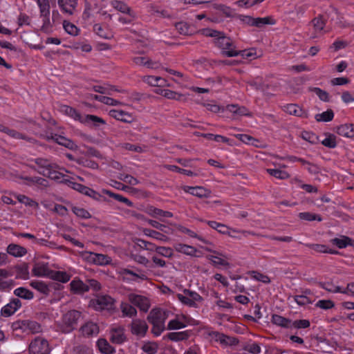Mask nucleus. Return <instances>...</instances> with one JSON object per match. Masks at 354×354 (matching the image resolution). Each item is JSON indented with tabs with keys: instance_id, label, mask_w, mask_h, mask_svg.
Instances as JSON below:
<instances>
[{
	"instance_id": "f257e3e1",
	"label": "nucleus",
	"mask_w": 354,
	"mask_h": 354,
	"mask_svg": "<svg viewBox=\"0 0 354 354\" xmlns=\"http://www.w3.org/2000/svg\"><path fill=\"white\" fill-rule=\"evenodd\" d=\"M201 33L207 37L215 38V45L221 49V54L227 57L225 54L230 50H236V46L230 37L225 36V33L210 28H204L201 30Z\"/></svg>"
},
{
	"instance_id": "b1692460",
	"label": "nucleus",
	"mask_w": 354,
	"mask_h": 354,
	"mask_svg": "<svg viewBox=\"0 0 354 354\" xmlns=\"http://www.w3.org/2000/svg\"><path fill=\"white\" fill-rule=\"evenodd\" d=\"M71 290L75 294H82L88 292V286L86 283L78 280H73L70 283Z\"/></svg>"
},
{
	"instance_id": "680f3d73",
	"label": "nucleus",
	"mask_w": 354,
	"mask_h": 354,
	"mask_svg": "<svg viewBox=\"0 0 354 354\" xmlns=\"http://www.w3.org/2000/svg\"><path fill=\"white\" fill-rule=\"evenodd\" d=\"M136 244L140 248H142L143 250H148V251H151V252L154 251L156 248V245L154 243L145 241L141 239H138Z\"/></svg>"
},
{
	"instance_id": "58836bf2",
	"label": "nucleus",
	"mask_w": 354,
	"mask_h": 354,
	"mask_svg": "<svg viewBox=\"0 0 354 354\" xmlns=\"http://www.w3.org/2000/svg\"><path fill=\"white\" fill-rule=\"evenodd\" d=\"M309 91L314 92L319 98L320 100L328 102L330 100V95L328 92H326L324 90H322L320 88L318 87H310Z\"/></svg>"
},
{
	"instance_id": "bb28decb",
	"label": "nucleus",
	"mask_w": 354,
	"mask_h": 354,
	"mask_svg": "<svg viewBox=\"0 0 354 354\" xmlns=\"http://www.w3.org/2000/svg\"><path fill=\"white\" fill-rule=\"evenodd\" d=\"M92 89L95 92L108 95H111L113 91H118L113 86L110 84L95 85L92 87Z\"/></svg>"
},
{
	"instance_id": "c85d7f7f",
	"label": "nucleus",
	"mask_w": 354,
	"mask_h": 354,
	"mask_svg": "<svg viewBox=\"0 0 354 354\" xmlns=\"http://www.w3.org/2000/svg\"><path fill=\"white\" fill-rule=\"evenodd\" d=\"M283 109L290 115H293L299 117H303L305 113L301 108L295 104H289L283 107Z\"/></svg>"
},
{
	"instance_id": "a878e982",
	"label": "nucleus",
	"mask_w": 354,
	"mask_h": 354,
	"mask_svg": "<svg viewBox=\"0 0 354 354\" xmlns=\"http://www.w3.org/2000/svg\"><path fill=\"white\" fill-rule=\"evenodd\" d=\"M58 4L64 12L72 15L76 1L75 0H58Z\"/></svg>"
},
{
	"instance_id": "6e6d98bb",
	"label": "nucleus",
	"mask_w": 354,
	"mask_h": 354,
	"mask_svg": "<svg viewBox=\"0 0 354 354\" xmlns=\"http://www.w3.org/2000/svg\"><path fill=\"white\" fill-rule=\"evenodd\" d=\"M227 57H236L241 55L243 58H250L254 55V53L252 52L244 50H230L225 53Z\"/></svg>"
},
{
	"instance_id": "a18cd8bd",
	"label": "nucleus",
	"mask_w": 354,
	"mask_h": 354,
	"mask_svg": "<svg viewBox=\"0 0 354 354\" xmlns=\"http://www.w3.org/2000/svg\"><path fill=\"white\" fill-rule=\"evenodd\" d=\"M17 278L27 279L29 277L28 266L27 263H23L16 266Z\"/></svg>"
},
{
	"instance_id": "ea45409f",
	"label": "nucleus",
	"mask_w": 354,
	"mask_h": 354,
	"mask_svg": "<svg viewBox=\"0 0 354 354\" xmlns=\"http://www.w3.org/2000/svg\"><path fill=\"white\" fill-rule=\"evenodd\" d=\"M328 17H331V20L335 21V24L339 27H345L344 22L342 20V17L339 16L337 10L335 8H331L328 13Z\"/></svg>"
},
{
	"instance_id": "e433bc0d",
	"label": "nucleus",
	"mask_w": 354,
	"mask_h": 354,
	"mask_svg": "<svg viewBox=\"0 0 354 354\" xmlns=\"http://www.w3.org/2000/svg\"><path fill=\"white\" fill-rule=\"evenodd\" d=\"M143 233L147 236L153 238L156 240L161 241H167L169 239L168 237L166 236L165 235L149 228H144Z\"/></svg>"
},
{
	"instance_id": "2f4dec72",
	"label": "nucleus",
	"mask_w": 354,
	"mask_h": 354,
	"mask_svg": "<svg viewBox=\"0 0 354 354\" xmlns=\"http://www.w3.org/2000/svg\"><path fill=\"white\" fill-rule=\"evenodd\" d=\"M120 308L123 316L132 317L137 315V310L135 307L128 303L122 302L120 304Z\"/></svg>"
},
{
	"instance_id": "49530a36",
	"label": "nucleus",
	"mask_w": 354,
	"mask_h": 354,
	"mask_svg": "<svg viewBox=\"0 0 354 354\" xmlns=\"http://www.w3.org/2000/svg\"><path fill=\"white\" fill-rule=\"evenodd\" d=\"M39 7L41 17H46L50 15V6L48 0H37Z\"/></svg>"
},
{
	"instance_id": "c756f323",
	"label": "nucleus",
	"mask_w": 354,
	"mask_h": 354,
	"mask_svg": "<svg viewBox=\"0 0 354 354\" xmlns=\"http://www.w3.org/2000/svg\"><path fill=\"white\" fill-rule=\"evenodd\" d=\"M91 99L99 101L104 104L107 105H111V106H115L118 104H120V102L118 100H115L111 97H107V96H102L95 94H91L90 95Z\"/></svg>"
},
{
	"instance_id": "f8f14e48",
	"label": "nucleus",
	"mask_w": 354,
	"mask_h": 354,
	"mask_svg": "<svg viewBox=\"0 0 354 354\" xmlns=\"http://www.w3.org/2000/svg\"><path fill=\"white\" fill-rule=\"evenodd\" d=\"M10 276L9 272L5 269H0V291H6L15 285L13 280H6Z\"/></svg>"
},
{
	"instance_id": "4c0bfd02",
	"label": "nucleus",
	"mask_w": 354,
	"mask_h": 354,
	"mask_svg": "<svg viewBox=\"0 0 354 354\" xmlns=\"http://www.w3.org/2000/svg\"><path fill=\"white\" fill-rule=\"evenodd\" d=\"M189 335L187 332H171L169 333L164 338L167 337L171 341L178 342L187 339Z\"/></svg>"
},
{
	"instance_id": "5fc2aeb1",
	"label": "nucleus",
	"mask_w": 354,
	"mask_h": 354,
	"mask_svg": "<svg viewBox=\"0 0 354 354\" xmlns=\"http://www.w3.org/2000/svg\"><path fill=\"white\" fill-rule=\"evenodd\" d=\"M299 218L302 220H306L308 221H322V218L320 215L313 214L310 212H301L299 214Z\"/></svg>"
},
{
	"instance_id": "9d476101",
	"label": "nucleus",
	"mask_w": 354,
	"mask_h": 354,
	"mask_svg": "<svg viewBox=\"0 0 354 354\" xmlns=\"http://www.w3.org/2000/svg\"><path fill=\"white\" fill-rule=\"evenodd\" d=\"M129 327L131 333L139 337L145 336L149 328L147 322L140 319H133Z\"/></svg>"
},
{
	"instance_id": "bf43d9fd",
	"label": "nucleus",
	"mask_w": 354,
	"mask_h": 354,
	"mask_svg": "<svg viewBox=\"0 0 354 354\" xmlns=\"http://www.w3.org/2000/svg\"><path fill=\"white\" fill-rule=\"evenodd\" d=\"M17 198L19 201V202L24 204L26 206H29V207H37L38 206V203L36 201H35L34 200L30 198L29 197H28L25 195L19 194L17 196Z\"/></svg>"
},
{
	"instance_id": "412c9836",
	"label": "nucleus",
	"mask_w": 354,
	"mask_h": 354,
	"mask_svg": "<svg viewBox=\"0 0 354 354\" xmlns=\"http://www.w3.org/2000/svg\"><path fill=\"white\" fill-rule=\"evenodd\" d=\"M25 180L27 181L26 184L28 185H35L41 188H44L48 186V181L43 178L38 177V176H33V177H24L22 178Z\"/></svg>"
},
{
	"instance_id": "7ed1b4c3",
	"label": "nucleus",
	"mask_w": 354,
	"mask_h": 354,
	"mask_svg": "<svg viewBox=\"0 0 354 354\" xmlns=\"http://www.w3.org/2000/svg\"><path fill=\"white\" fill-rule=\"evenodd\" d=\"M62 111L64 112L66 114L68 115L71 118L75 120H79L82 122L90 123L92 122L96 125H98V123L105 124V121L96 115H86L84 117H82L80 113H78L75 109L69 106H63L62 108Z\"/></svg>"
},
{
	"instance_id": "39448f33",
	"label": "nucleus",
	"mask_w": 354,
	"mask_h": 354,
	"mask_svg": "<svg viewBox=\"0 0 354 354\" xmlns=\"http://www.w3.org/2000/svg\"><path fill=\"white\" fill-rule=\"evenodd\" d=\"M69 185L74 189L78 191L79 192L88 196L95 201H107L106 198L103 197L100 193L95 192L93 189H91L88 187H86L82 184L74 183L69 181Z\"/></svg>"
},
{
	"instance_id": "9b49d317",
	"label": "nucleus",
	"mask_w": 354,
	"mask_h": 354,
	"mask_svg": "<svg viewBox=\"0 0 354 354\" xmlns=\"http://www.w3.org/2000/svg\"><path fill=\"white\" fill-rule=\"evenodd\" d=\"M183 189L185 192L198 198H208L211 194V191L206 189L203 187L185 186Z\"/></svg>"
},
{
	"instance_id": "6ab92c4d",
	"label": "nucleus",
	"mask_w": 354,
	"mask_h": 354,
	"mask_svg": "<svg viewBox=\"0 0 354 354\" xmlns=\"http://www.w3.org/2000/svg\"><path fill=\"white\" fill-rule=\"evenodd\" d=\"M0 130L3 132L7 133L10 137L16 138V139L26 140L27 141H28L30 142H33L35 141V139L32 138H28L26 136L14 130V129H11L8 127H3L2 125H0Z\"/></svg>"
},
{
	"instance_id": "052dcab7",
	"label": "nucleus",
	"mask_w": 354,
	"mask_h": 354,
	"mask_svg": "<svg viewBox=\"0 0 354 354\" xmlns=\"http://www.w3.org/2000/svg\"><path fill=\"white\" fill-rule=\"evenodd\" d=\"M28 320H18L12 324V328L15 330H21L22 332L28 333Z\"/></svg>"
},
{
	"instance_id": "8fccbe9b",
	"label": "nucleus",
	"mask_w": 354,
	"mask_h": 354,
	"mask_svg": "<svg viewBox=\"0 0 354 354\" xmlns=\"http://www.w3.org/2000/svg\"><path fill=\"white\" fill-rule=\"evenodd\" d=\"M207 223L209 225V227L217 230L219 233L225 234L228 232L229 228L224 224L213 221H207Z\"/></svg>"
},
{
	"instance_id": "aec40b11",
	"label": "nucleus",
	"mask_w": 354,
	"mask_h": 354,
	"mask_svg": "<svg viewBox=\"0 0 354 354\" xmlns=\"http://www.w3.org/2000/svg\"><path fill=\"white\" fill-rule=\"evenodd\" d=\"M81 333L84 336L97 335L99 332L97 325L93 322H87L80 328Z\"/></svg>"
},
{
	"instance_id": "7c9ffc66",
	"label": "nucleus",
	"mask_w": 354,
	"mask_h": 354,
	"mask_svg": "<svg viewBox=\"0 0 354 354\" xmlns=\"http://www.w3.org/2000/svg\"><path fill=\"white\" fill-rule=\"evenodd\" d=\"M49 278L62 283H66L70 280V276L66 272L61 271L51 270Z\"/></svg>"
},
{
	"instance_id": "37998d69",
	"label": "nucleus",
	"mask_w": 354,
	"mask_h": 354,
	"mask_svg": "<svg viewBox=\"0 0 354 354\" xmlns=\"http://www.w3.org/2000/svg\"><path fill=\"white\" fill-rule=\"evenodd\" d=\"M276 23L275 20L272 17H257L254 19V26L257 28H262L264 25H274Z\"/></svg>"
},
{
	"instance_id": "c9c22d12",
	"label": "nucleus",
	"mask_w": 354,
	"mask_h": 354,
	"mask_svg": "<svg viewBox=\"0 0 354 354\" xmlns=\"http://www.w3.org/2000/svg\"><path fill=\"white\" fill-rule=\"evenodd\" d=\"M308 246L311 248L312 250L317 252H322V253H328L332 254H339V252L333 250V249H328V247L326 245L322 244H309Z\"/></svg>"
},
{
	"instance_id": "338daca9",
	"label": "nucleus",
	"mask_w": 354,
	"mask_h": 354,
	"mask_svg": "<svg viewBox=\"0 0 354 354\" xmlns=\"http://www.w3.org/2000/svg\"><path fill=\"white\" fill-rule=\"evenodd\" d=\"M73 354H93L92 349L86 345H77L73 348Z\"/></svg>"
},
{
	"instance_id": "cd10ccee",
	"label": "nucleus",
	"mask_w": 354,
	"mask_h": 354,
	"mask_svg": "<svg viewBox=\"0 0 354 354\" xmlns=\"http://www.w3.org/2000/svg\"><path fill=\"white\" fill-rule=\"evenodd\" d=\"M102 193L109 196L118 201L125 203L129 207L133 206V203L131 201L120 194L113 193L111 191L105 189H102Z\"/></svg>"
},
{
	"instance_id": "f03ea898",
	"label": "nucleus",
	"mask_w": 354,
	"mask_h": 354,
	"mask_svg": "<svg viewBox=\"0 0 354 354\" xmlns=\"http://www.w3.org/2000/svg\"><path fill=\"white\" fill-rule=\"evenodd\" d=\"M82 319L81 312L71 310L66 312L62 317L61 330L64 333H68L75 330L78 322Z\"/></svg>"
},
{
	"instance_id": "423d86ee",
	"label": "nucleus",
	"mask_w": 354,
	"mask_h": 354,
	"mask_svg": "<svg viewBox=\"0 0 354 354\" xmlns=\"http://www.w3.org/2000/svg\"><path fill=\"white\" fill-rule=\"evenodd\" d=\"M41 136L46 140H53L58 145L64 146L71 150H77L78 148L77 145L73 140L60 135L53 133L48 135L46 133Z\"/></svg>"
},
{
	"instance_id": "a19ab883",
	"label": "nucleus",
	"mask_w": 354,
	"mask_h": 354,
	"mask_svg": "<svg viewBox=\"0 0 354 354\" xmlns=\"http://www.w3.org/2000/svg\"><path fill=\"white\" fill-rule=\"evenodd\" d=\"M175 26L178 32L181 35H189L192 34L191 26L186 22L180 21L176 23Z\"/></svg>"
},
{
	"instance_id": "3c124183",
	"label": "nucleus",
	"mask_w": 354,
	"mask_h": 354,
	"mask_svg": "<svg viewBox=\"0 0 354 354\" xmlns=\"http://www.w3.org/2000/svg\"><path fill=\"white\" fill-rule=\"evenodd\" d=\"M205 250L208 252H213L218 255V259H216V260L214 261L213 265L214 266H230V263L227 261H225V259L221 258V257H225V255H224L223 254L218 252V251H216V250H212L207 248Z\"/></svg>"
},
{
	"instance_id": "a211bd4d",
	"label": "nucleus",
	"mask_w": 354,
	"mask_h": 354,
	"mask_svg": "<svg viewBox=\"0 0 354 354\" xmlns=\"http://www.w3.org/2000/svg\"><path fill=\"white\" fill-rule=\"evenodd\" d=\"M174 248L178 252H180L192 257L196 256V254L197 252V250L193 246L183 243H176L174 245Z\"/></svg>"
},
{
	"instance_id": "f704fd0d",
	"label": "nucleus",
	"mask_w": 354,
	"mask_h": 354,
	"mask_svg": "<svg viewBox=\"0 0 354 354\" xmlns=\"http://www.w3.org/2000/svg\"><path fill=\"white\" fill-rule=\"evenodd\" d=\"M14 294L18 297L28 300L32 299L34 297V294L32 291L24 287L15 289Z\"/></svg>"
},
{
	"instance_id": "c03bdc74",
	"label": "nucleus",
	"mask_w": 354,
	"mask_h": 354,
	"mask_svg": "<svg viewBox=\"0 0 354 354\" xmlns=\"http://www.w3.org/2000/svg\"><path fill=\"white\" fill-rule=\"evenodd\" d=\"M111 6L118 11L131 15V8L124 2L114 0L111 1Z\"/></svg>"
},
{
	"instance_id": "e2e57ef3",
	"label": "nucleus",
	"mask_w": 354,
	"mask_h": 354,
	"mask_svg": "<svg viewBox=\"0 0 354 354\" xmlns=\"http://www.w3.org/2000/svg\"><path fill=\"white\" fill-rule=\"evenodd\" d=\"M160 81H163L160 77L149 75L144 77V82L152 86H162V84L159 83Z\"/></svg>"
},
{
	"instance_id": "473e14b6",
	"label": "nucleus",
	"mask_w": 354,
	"mask_h": 354,
	"mask_svg": "<svg viewBox=\"0 0 354 354\" xmlns=\"http://www.w3.org/2000/svg\"><path fill=\"white\" fill-rule=\"evenodd\" d=\"M272 322L274 324L277 326L290 328L291 324V320L287 318H285L281 315H273L272 317Z\"/></svg>"
},
{
	"instance_id": "69168bd1",
	"label": "nucleus",
	"mask_w": 354,
	"mask_h": 354,
	"mask_svg": "<svg viewBox=\"0 0 354 354\" xmlns=\"http://www.w3.org/2000/svg\"><path fill=\"white\" fill-rule=\"evenodd\" d=\"M72 211L77 216L82 218H89L91 217V214L86 209L82 207H73Z\"/></svg>"
},
{
	"instance_id": "2eb2a0df",
	"label": "nucleus",
	"mask_w": 354,
	"mask_h": 354,
	"mask_svg": "<svg viewBox=\"0 0 354 354\" xmlns=\"http://www.w3.org/2000/svg\"><path fill=\"white\" fill-rule=\"evenodd\" d=\"M51 270L48 269V265L44 263H37L32 268V273L37 277H50Z\"/></svg>"
},
{
	"instance_id": "4d7b16f0",
	"label": "nucleus",
	"mask_w": 354,
	"mask_h": 354,
	"mask_svg": "<svg viewBox=\"0 0 354 354\" xmlns=\"http://www.w3.org/2000/svg\"><path fill=\"white\" fill-rule=\"evenodd\" d=\"M267 172L270 176L279 179H286L289 177V175L286 171L278 169H268Z\"/></svg>"
},
{
	"instance_id": "6e6552de",
	"label": "nucleus",
	"mask_w": 354,
	"mask_h": 354,
	"mask_svg": "<svg viewBox=\"0 0 354 354\" xmlns=\"http://www.w3.org/2000/svg\"><path fill=\"white\" fill-rule=\"evenodd\" d=\"M169 311L163 310L160 308H154L151 310L147 319L150 324H165L169 316Z\"/></svg>"
},
{
	"instance_id": "4be33fe9",
	"label": "nucleus",
	"mask_w": 354,
	"mask_h": 354,
	"mask_svg": "<svg viewBox=\"0 0 354 354\" xmlns=\"http://www.w3.org/2000/svg\"><path fill=\"white\" fill-rule=\"evenodd\" d=\"M337 133L342 136L347 138L354 137V124H345L337 127Z\"/></svg>"
},
{
	"instance_id": "864d4df0",
	"label": "nucleus",
	"mask_w": 354,
	"mask_h": 354,
	"mask_svg": "<svg viewBox=\"0 0 354 354\" xmlns=\"http://www.w3.org/2000/svg\"><path fill=\"white\" fill-rule=\"evenodd\" d=\"M57 168H53L46 172L45 170L37 171L39 174L44 176H46L53 180H59L62 176V174L56 171Z\"/></svg>"
},
{
	"instance_id": "774afa93",
	"label": "nucleus",
	"mask_w": 354,
	"mask_h": 354,
	"mask_svg": "<svg viewBox=\"0 0 354 354\" xmlns=\"http://www.w3.org/2000/svg\"><path fill=\"white\" fill-rule=\"evenodd\" d=\"M315 306L324 310H328L333 308L335 306V304L332 300L323 299L318 301L316 303Z\"/></svg>"
},
{
	"instance_id": "13d9d810",
	"label": "nucleus",
	"mask_w": 354,
	"mask_h": 354,
	"mask_svg": "<svg viewBox=\"0 0 354 354\" xmlns=\"http://www.w3.org/2000/svg\"><path fill=\"white\" fill-rule=\"evenodd\" d=\"M311 23L313 24L315 31L322 30L326 24L325 20L323 19L322 15H319L317 17L314 18L311 21Z\"/></svg>"
},
{
	"instance_id": "1a4fd4ad",
	"label": "nucleus",
	"mask_w": 354,
	"mask_h": 354,
	"mask_svg": "<svg viewBox=\"0 0 354 354\" xmlns=\"http://www.w3.org/2000/svg\"><path fill=\"white\" fill-rule=\"evenodd\" d=\"M93 305L97 310H109L113 308L114 300L109 295H100L93 301Z\"/></svg>"
},
{
	"instance_id": "09e8293b",
	"label": "nucleus",
	"mask_w": 354,
	"mask_h": 354,
	"mask_svg": "<svg viewBox=\"0 0 354 354\" xmlns=\"http://www.w3.org/2000/svg\"><path fill=\"white\" fill-rule=\"evenodd\" d=\"M158 254L167 257L172 258L174 256V251L171 248L165 246H156L154 250Z\"/></svg>"
},
{
	"instance_id": "72a5a7b5",
	"label": "nucleus",
	"mask_w": 354,
	"mask_h": 354,
	"mask_svg": "<svg viewBox=\"0 0 354 354\" xmlns=\"http://www.w3.org/2000/svg\"><path fill=\"white\" fill-rule=\"evenodd\" d=\"M97 345L99 348V350L102 353L112 354L115 351L114 348L109 344V342L105 339H98Z\"/></svg>"
},
{
	"instance_id": "dca6fc26",
	"label": "nucleus",
	"mask_w": 354,
	"mask_h": 354,
	"mask_svg": "<svg viewBox=\"0 0 354 354\" xmlns=\"http://www.w3.org/2000/svg\"><path fill=\"white\" fill-rule=\"evenodd\" d=\"M111 340L115 344H122L126 340V337L122 328H115L111 330Z\"/></svg>"
},
{
	"instance_id": "f3484780",
	"label": "nucleus",
	"mask_w": 354,
	"mask_h": 354,
	"mask_svg": "<svg viewBox=\"0 0 354 354\" xmlns=\"http://www.w3.org/2000/svg\"><path fill=\"white\" fill-rule=\"evenodd\" d=\"M7 252L15 257H21L27 254V250L17 244L10 243L7 248Z\"/></svg>"
},
{
	"instance_id": "603ef678",
	"label": "nucleus",
	"mask_w": 354,
	"mask_h": 354,
	"mask_svg": "<svg viewBox=\"0 0 354 354\" xmlns=\"http://www.w3.org/2000/svg\"><path fill=\"white\" fill-rule=\"evenodd\" d=\"M30 286L33 288L37 290L38 291H39L40 292H41L44 295H48V293L50 292V290H49L48 286L42 281H32L30 283Z\"/></svg>"
},
{
	"instance_id": "de8ad7c7",
	"label": "nucleus",
	"mask_w": 354,
	"mask_h": 354,
	"mask_svg": "<svg viewBox=\"0 0 354 354\" xmlns=\"http://www.w3.org/2000/svg\"><path fill=\"white\" fill-rule=\"evenodd\" d=\"M142 350L147 354H156L158 350V344L155 342H148L143 344Z\"/></svg>"
},
{
	"instance_id": "0e129e2a",
	"label": "nucleus",
	"mask_w": 354,
	"mask_h": 354,
	"mask_svg": "<svg viewBox=\"0 0 354 354\" xmlns=\"http://www.w3.org/2000/svg\"><path fill=\"white\" fill-rule=\"evenodd\" d=\"M322 144L328 148H335L337 145L336 137L333 134H328V136L322 141Z\"/></svg>"
},
{
	"instance_id": "0eeeda50",
	"label": "nucleus",
	"mask_w": 354,
	"mask_h": 354,
	"mask_svg": "<svg viewBox=\"0 0 354 354\" xmlns=\"http://www.w3.org/2000/svg\"><path fill=\"white\" fill-rule=\"evenodd\" d=\"M128 299L133 305L145 313L147 312L151 306L149 299L142 295L131 293L128 295Z\"/></svg>"
},
{
	"instance_id": "20e7f679",
	"label": "nucleus",
	"mask_w": 354,
	"mask_h": 354,
	"mask_svg": "<svg viewBox=\"0 0 354 354\" xmlns=\"http://www.w3.org/2000/svg\"><path fill=\"white\" fill-rule=\"evenodd\" d=\"M50 351L48 341L40 337H36L29 345L30 354H49Z\"/></svg>"
},
{
	"instance_id": "79ce46f5",
	"label": "nucleus",
	"mask_w": 354,
	"mask_h": 354,
	"mask_svg": "<svg viewBox=\"0 0 354 354\" xmlns=\"http://www.w3.org/2000/svg\"><path fill=\"white\" fill-rule=\"evenodd\" d=\"M334 118V113L332 109H328L322 113L316 114L315 116L317 122H330Z\"/></svg>"
},
{
	"instance_id": "4468645a",
	"label": "nucleus",
	"mask_w": 354,
	"mask_h": 354,
	"mask_svg": "<svg viewBox=\"0 0 354 354\" xmlns=\"http://www.w3.org/2000/svg\"><path fill=\"white\" fill-rule=\"evenodd\" d=\"M330 243L336 245L338 248L342 249L347 246L354 247V240L348 236L341 235L330 240Z\"/></svg>"
},
{
	"instance_id": "5701e85b",
	"label": "nucleus",
	"mask_w": 354,
	"mask_h": 354,
	"mask_svg": "<svg viewBox=\"0 0 354 354\" xmlns=\"http://www.w3.org/2000/svg\"><path fill=\"white\" fill-rule=\"evenodd\" d=\"M32 161L39 166L42 170H45L46 172L48 170L53 169V168H57L58 166L55 163L51 162L48 159L43 158H37L34 159Z\"/></svg>"
},
{
	"instance_id": "ddd939ff",
	"label": "nucleus",
	"mask_w": 354,
	"mask_h": 354,
	"mask_svg": "<svg viewBox=\"0 0 354 354\" xmlns=\"http://www.w3.org/2000/svg\"><path fill=\"white\" fill-rule=\"evenodd\" d=\"M109 115L118 120L126 123H131L133 120V118L131 114L122 110H111L109 111Z\"/></svg>"
},
{
	"instance_id": "393cba45",
	"label": "nucleus",
	"mask_w": 354,
	"mask_h": 354,
	"mask_svg": "<svg viewBox=\"0 0 354 354\" xmlns=\"http://www.w3.org/2000/svg\"><path fill=\"white\" fill-rule=\"evenodd\" d=\"M89 258L94 263L101 266L106 265L110 261V257L102 254L91 252Z\"/></svg>"
}]
</instances>
